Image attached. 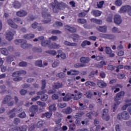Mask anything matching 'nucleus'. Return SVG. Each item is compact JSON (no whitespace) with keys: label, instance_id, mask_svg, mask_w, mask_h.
Segmentation results:
<instances>
[{"label":"nucleus","instance_id":"obj_1","mask_svg":"<svg viewBox=\"0 0 131 131\" xmlns=\"http://www.w3.org/2000/svg\"><path fill=\"white\" fill-rule=\"evenodd\" d=\"M45 37L43 36H41L38 38H35L33 40L34 41H41V45L42 47H47L48 46L49 49H59L61 46L59 45L56 43H53L50 45V42L49 41H45Z\"/></svg>","mask_w":131,"mask_h":131},{"label":"nucleus","instance_id":"obj_2","mask_svg":"<svg viewBox=\"0 0 131 131\" xmlns=\"http://www.w3.org/2000/svg\"><path fill=\"white\" fill-rule=\"evenodd\" d=\"M50 7H52L54 13H58L59 10H64L67 7V5L63 3L59 4L58 1L55 0L54 3L50 5Z\"/></svg>","mask_w":131,"mask_h":131},{"label":"nucleus","instance_id":"obj_3","mask_svg":"<svg viewBox=\"0 0 131 131\" xmlns=\"http://www.w3.org/2000/svg\"><path fill=\"white\" fill-rule=\"evenodd\" d=\"M123 96H124V92L122 91L118 93L117 95H116L115 98V105L113 107V109H114V112H115V110H116V109L117 108V106H118V105L120 104V102L119 101V100H120V99H121V98L123 97Z\"/></svg>","mask_w":131,"mask_h":131},{"label":"nucleus","instance_id":"obj_4","mask_svg":"<svg viewBox=\"0 0 131 131\" xmlns=\"http://www.w3.org/2000/svg\"><path fill=\"white\" fill-rule=\"evenodd\" d=\"M21 74H26V71L24 70H21L20 72H16L12 74V76L15 77L14 79V81H19V80H21L22 78L19 77Z\"/></svg>","mask_w":131,"mask_h":131},{"label":"nucleus","instance_id":"obj_5","mask_svg":"<svg viewBox=\"0 0 131 131\" xmlns=\"http://www.w3.org/2000/svg\"><path fill=\"white\" fill-rule=\"evenodd\" d=\"M63 86V84L59 83H56L55 84V85L53 86V90H50L48 92L49 95H53L54 93H56V91L55 90H57L58 89H61L62 86Z\"/></svg>","mask_w":131,"mask_h":131},{"label":"nucleus","instance_id":"obj_6","mask_svg":"<svg viewBox=\"0 0 131 131\" xmlns=\"http://www.w3.org/2000/svg\"><path fill=\"white\" fill-rule=\"evenodd\" d=\"M118 119H124V120H127L129 118V115L127 113V112H124L121 114H119L118 115Z\"/></svg>","mask_w":131,"mask_h":131},{"label":"nucleus","instance_id":"obj_7","mask_svg":"<svg viewBox=\"0 0 131 131\" xmlns=\"http://www.w3.org/2000/svg\"><path fill=\"white\" fill-rule=\"evenodd\" d=\"M109 112V111L108 109H104L102 111V118L103 120H105L106 121H108L110 119V117L109 116V115H108V113Z\"/></svg>","mask_w":131,"mask_h":131},{"label":"nucleus","instance_id":"obj_8","mask_svg":"<svg viewBox=\"0 0 131 131\" xmlns=\"http://www.w3.org/2000/svg\"><path fill=\"white\" fill-rule=\"evenodd\" d=\"M114 21L115 24L117 25H120L122 23V19L121 18V16L119 14H116L114 17Z\"/></svg>","mask_w":131,"mask_h":131},{"label":"nucleus","instance_id":"obj_9","mask_svg":"<svg viewBox=\"0 0 131 131\" xmlns=\"http://www.w3.org/2000/svg\"><path fill=\"white\" fill-rule=\"evenodd\" d=\"M37 106L36 105H33L30 107L29 115L31 117H33V116H34V115L37 112Z\"/></svg>","mask_w":131,"mask_h":131},{"label":"nucleus","instance_id":"obj_10","mask_svg":"<svg viewBox=\"0 0 131 131\" xmlns=\"http://www.w3.org/2000/svg\"><path fill=\"white\" fill-rule=\"evenodd\" d=\"M8 103V106H13L14 103L12 101V98L11 96H7L3 101V104H7Z\"/></svg>","mask_w":131,"mask_h":131},{"label":"nucleus","instance_id":"obj_11","mask_svg":"<svg viewBox=\"0 0 131 131\" xmlns=\"http://www.w3.org/2000/svg\"><path fill=\"white\" fill-rule=\"evenodd\" d=\"M74 93L75 96L74 94H71V97H74V100H79L81 98V97H82V93H81V92H78L77 90L74 91Z\"/></svg>","mask_w":131,"mask_h":131},{"label":"nucleus","instance_id":"obj_12","mask_svg":"<svg viewBox=\"0 0 131 131\" xmlns=\"http://www.w3.org/2000/svg\"><path fill=\"white\" fill-rule=\"evenodd\" d=\"M19 112H20V110L18 108L17 109L14 108L10 111L8 113V115H10V118H13V117H15V116H16V114H17V113H19Z\"/></svg>","mask_w":131,"mask_h":131},{"label":"nucleus","instance_id":"obj_13","mask_svg":"<svg viewBox=\"0 0 131 131\" xmlns=\"http://www.w3.org/2000/svg\"><path fill=\"white\" fill-rule=\"evenodd\" d=\"M130 6H122L120 10H119V13L120 14H122L123 13H125V12H128L130 10Z\"/></svg>","mask_w":131,"mask_h":131},{"label":"nucleus","instance_id":"obj_14","mask_svg":"<svg viewBox=\"0 0 131 131\" xmlns=\"http://www.w3.org/2000/svg\"><path fill=\"white\" fill-rule=\"evenodd\" d=\"M15 32H13V31H8L6 33V38L8 40H12L13 38L14 34Z\"/></svg>","mask_w":131,"mask_h":131},{"label":"nucleus","instance_id":"obj_15","mask_svg":"<svg viewBox=\"0 0 131 131\" xmlns=\"http://www.w3.org/2000/svg\"><path fill=\"white\" fill-rule=\"evenodd\" d=\"M58 54L56 56V58L57 59H59V58H61V59H65L66 58V54L62 52V51L61 50H58Z\"/></svg>","mask_w":131,"mask_h":131},{"label":"nucleus","instance_id":"obj_16","mask_svg":"<svg viewBox=\"0 0 131 131\" xmlns=\"http://www.w3.org/2000/svg\"><path fill=\"white\" fill-rule=\"evenodd\" d=\"M12 129L13 130H19V131H26L27 130V126H24L23 127H12Z\"/></svg>","mask_w":131,"mask_h":131},{"label":"nucleus","instance_id":"obj_17","mask_svg":"<svg viewBox=\"0 0 131 131\" xmlns=\"http://www.w3.org/2000/svg\"><path fill=\"white\" fill-rule=\"evenodd\" d=\"M105 53L107 55H110V57H114L115 54L114 53H112V50L110 47H106L105 48Z\"/></svg>","mask_w":131,"mask_h":131},{"label":"nucleus","instance_id":"obj_18","mask_svg":"<svg viewBox=\"0 0 131 131\" xmlns=\"http://www.w3.org/2000/svg\"><path fill=\"white\" fill-rule=\"evenodd\" d=\"M16 15L18 17H24L27 15V12L25 10H20L16 13Z\"/></svg>","mask_w":131,"mask_h":131},{"label":"nucleus","instance_id":"obj_19","mask_svg":"<svg viewBox=\"0 0 131 131\" xmlns=\"http://www.w3.org/2000/svg\"><path fill=\"white\" fill-rule=\"evenodd\" d=\"M8 25H9V26H10L12 28H18V26H17V25H16L15 23H14L12 19H9L8 20Z\"/></svg>","mask_w":131,"mask_h":131},{"label":"nucleus","instance_id":"obj_20","mask_svg":"<svg viewBox=\"0 0 131 131\" xmlns=\"http://www.w3.org/2000/svg\"><path fill=\"white\" fill-rule=\"evenodd\" d=\"M68 75H77L79 74V72L75 70H71L67 72Z\"/></svg>","mask_w":131,"mask_h":131},{"label":"nucleus","instance_id":"obj_21","mask_svg":"<svg viewBox=\"0 0 131 131\" xmlns=\"http://www.w3.org/2000/svg\"><path fill=\"white\" fill-rule=\"evenodd\" d=\"M97 85L99 88H106V86H107V83L104 82V81L100 80L98 82Z\"/></svg>","mask_w":131,"mask_h":131},{"label":"nucleus","instance_id":"obj_22","mask_svg":"<svg viewBox=\"0 0 131 131\" xmlns=\"http://www.w3.org/2000/svg\"><path fill=\"white\" fill-rule=\"evenodd\" d=\"M92 15H94L95 17H99V16L102 15V12L99 10H93L92 12Z\"/></svg>","mask_w":131,"mask_h":131},{"label":"nucleus","instance_id":"obj_23","mask_svg":"<svg viewBox=\"0 0 131 131\" xmlns=\"http://www.w3.org/2000/svg\"><path fill=\"white\" fill-rule=\"evenodd\" d=\"M65 29L70 31V32H76V29L73 27H71L69 26H66L65 27Z\"/></svg>","mask_w":131,"mask_h":131},{"label":"nucleus","instance_id":"obj_24","mask_svg":"<svg viewBox=\"0 0 131 131\" xmlns=\"http://www.w3.org/2000/svg\"><path fill=\"white\" fill-rule=\"evenodd\" d=\"M101 36L104 38H109L110 39H113L115 37L113 35H107L106 34H102Z\"/></svg>","mask_w":131,"mask_h":131},{"label":"nucleus","instance_id":"obj_25","mask_svg":"<svg viewBox=\"0 0 131 131\" xmlns=\"http://www.w3.org/2000/svg\"><path fill=\"white\" fill-rule=\"evenodd\" d=\"M62 112L65 114H70V113H72V109L70 107H68L67 108L62 110Z\"/></svg>","mask_w":131,"mask_h":131},{"label":"nucleus","instance_id":"obj_26","mask_svg":"<svg viewBox=\"0 0 131 131\" xmlns=\"http://www.w3.org/2000/svg\"><path fill=\"white\" fill-rule=\"evenodd\" d=\"M97 29L101 32H106V31H107V27H106V26H98L97 27Z\"/></svg>","mask_w":131,"mask_h":131},{"label":"nucleus","instance_id":"obj_27","mask_svg":"<svg viewBox=\"0 0 131 131\" xmlns=\"http://www.w3.org/2000/svg\"><path fill=\"white\" fill-rule=\"evenodd\" d=\"M91 61V59L89 57H82L80 58L81 63H89Z\"/></svg>","mask_w":131,"mask_h":131},{"label":"nucleus","instance_id":"obj_28","mask_svg":"<svg viewBox=\"0 0 131 131\" xmlns=\"http://www.w3.org/2000/svg\"><path fill=\"white\" fill-rule=\"evenodd\" d=\"M31 47V45L30 44L26 43V41L23 40V42H21V48L23 49H27V48H29Z\"/></svg>","mask_w":131,"mask_h":131},{"label":"nucleus","instance_id":"obj_29","mask_svg":"<svg viewBox=\"0 0 131 131\" xmlns=\"http://www.w3.org/2000/svg\"><path fill=\"white\" fill-rule=\"evenodd\" d=\"M98 115H99V114L97 113L90 112L86 114V117H89V118H93V117L98 116Z\"/></svg>","mask_w":131,"mask_h":131},{"label":"nucleus","instance_id":"obj_30","mask_svg":"<svg viewBox=\"0 0 131 131\" xmlns=\"http://www.w3.org/2000/svg\"><path fill=\"white\" fill-rule=\"evenodd\" d=\"M92 59H95L96 61H101V60H103V57L101 56H96L95 55L91 56Z\"/></svg>","mask_w":131,"mask_h":131},{"label":"nucleus","instance_id":"obj_31","mask_svg":"<svg viewBox=\"0 0 131 131\" xmlns=\"http://www.w3.org/2000/svg\"><path fill=\"white\" fill-rule=\"evenodd\" d=\"M1 52L3 55H4V56H8V55H9V51L6 48H2L1 49Z\"/></svg>","mask_w":131,"mask_h":131},{"label":"nucleus","instance_id":"obj_32","mask_svg":"<svg viewBox=\"0 0 131 131\" xmlns=\"http://www.w3.org/2000/svg\"><path fill=\"white\" fill-rule=\"evenodd\" d=\"M13 6L15 9H19L21 7V4H20V3L17 1L14 2L13 4Z\"/></svg>","mask_w":131,"mask_h":131},{"label":"nucleus","instance_id":"obj_33","mask_svg":"<svg viewBox=\"0 0 131 131\" xmlns=\"http://www.w3.org/2000/svg\"><path fill=\"white\" fill-rule=\"evenodd\" d=\"M56 104H52L49 106V111L51 112H54V111H56Z\"/></svg>","mask_w":131,"mask_h":131},{"label":"nucleus","instance_id":"obj_34","mask_svg":"<svg viewBox=\"0 0 131 131\" xmlns=\"http://www.w3.org/2000/svg\"><path fill=\"white\" fill-rule=\"evenodd\" d=\"M71 95H70V94H68L66 95V97H64L63 99V100L64 102H67V101H69L70 100H71V99H72V98H71Z\"/></svg>","mask_w":131,"mask_h":131},{"label":"nucleus","instance_id":"obj_35","mask_svg":"<svg viewBox=\"0 0 131 131\" xmlns=\"http://www.w3.org/2000/svg\"><path fill=\"white\" fill-rule=\"evenodd\" d=\"M64 44L65 46H68L69 47H76L77 45L75 43H71L67 41H64Z\"/></svg>","mask_w":131,"mask_h":131},{"label":"nucleus","instance_id":"obj_36","mask_svg":"<svg viewBox=\"0 0 131 131\" xmlns=\"http://www.w3.org/2000/svg\"><path fill=\"white\" fill-rule=\"evenodd\" d=\"M24 38H26V39H30L31 38H34V34H29L25 35L24 36Z\"/></svg>","mask_w":131,"mask_h":131},{"label":"nucleus","instance_id":"obj_37","mask_svg":"<svg viewBox=\"0 0 131 131\" xmlns=\"http://www.w3.org/2000/svg\"><path fill=\"white\" fill-rule=\"evenodd\" d=\"M92 22H93L94 23H96V24H102V20L95 19V18H92L91 19Z\"/></svg>","mask_w":131,"mask_h":131},{"label":"nucleus","instance_id":"obj_38","mask_svg":"<svg viewBox=\"0 0 131 131\" xmlns=\"http://www.w3.org/2000/svg\"><path fill=\"white\" fill-rule=\"evenodd\" d=\"M91 45V42L88 41V40H85L82 42L81 44V46L82 47H85V46H90Z\"/></svg>","mask_w":131,"mask_h":131},{"label":"nucleus","instance_id":"obj_39","mask_svg":"<svg viewBox=\"0 0 131 131\" xmlns=\"http://www.w3.org/2000/svg\"><path fill=\"white\" fill-rule=\"evenodd\" d=\"M85 96L86 98H88V99H92V97H93V93H92V92L88 91L86 93Z\"/></svg>","mask_w":131,"mask_h":131},{"label":"nucleus","instance_id":"obj_40","mask_svg":"<svg viewBox=\"0 0 131 131\" xmlns=\"http://www.w3.org/2000/svg\"><path fill=\"white\" fill-rule=\"evenodd\" d=\"M59 65H60V61L56 60L52 64V67L56 68V67H58Z\"/></svg>","mask_w":131,"mask_h":131},{"label":"nucleus","instance_id":"obj_41","mask_svg":"<svg viewBox=\"0 0 131 131\" xmlns=\"http://www.w3.org/2000/svg\"><path fill=\"white\" fill-rule=\"evenodd\" d=\"M72 37L74 41H77V40H78V38H79V36L76 34H73L72 35Z\"/></svg>","mask_w":131,"mask_h":131},{"label":"nucleus","instance_id":"obj_42","mask_svg":"<svg viewBox=\"0 0 131 131\" xmlns=\"http://www.w3.org/2000/svg\"><path fill=\"white\" fill-rule=\"evenodd\" d=\"M35 65L38 67H42V61L41 60L37 61L35 62Z\"/></svg>","mask_w":131,"mask_h":131},{"label":"nucleus","instance_id":"obj_43","mask_svg":"<svg viewBox=\"0 0 131 131\" xmlns=\"http://www.w3.org/2000/svg\"><path fill=\"white\" fill-rule=\"evenodd\" d=\"M46 53L47 54H50L51 55H53V56H55L57 55V52L55 50H52V51H47Z\"/></svg>","mask_w":131,"mask_h":131},{"label":"nucleus","instance_id":"obj_44","mask_svg":"<svg viewBox=\"0 0 131 131\" xmlns=\"http://www.w3.org/2000/svg\"><path fill=\"white\" fill-rule=\"evenodd\" d=\"M43 126V122L42 121H40L37 123V127L38 128L42 127Z\"/></svg>","mask_w":131,"mask_h":131},{"label":"nucleus","instance_id":"obj_45","mask_svg":"<svg viewBox=\"0 0 131 131\" xmlns=\"http://www.w3.org/2000/svg\"><path fill=\"white\" fill-rule=\"evenodd\" d=\"M57 106L58 108H65V107H66V103H59Z\"/></svg>","mask_w":131,"mask_h":131},{"label":"nucleus","instance_id":"obj_46","mask_svg":"<svg viewBox=\"0 0 131 131\" xmlns=\"http://www.w3.org/2000/svg\"><path fill=\"white\" fill-rule=\"evenodd\" d=\"M83 114H84V113L80 112L75 116V118H78V117H81V116H82Z\"/></svg>","mask_w":131,"mask_h":131},{"label":"nucleus","instance_id":"obj_47","mask_svg":"<svg viewBox=\"0 0 131 131\" xmlns=\"http://www.w3.org/2000/svg\"><path fill=\"white\" fill-rule=\"evenodd\" d=\"M85 85H91L92 86H95V85H96V84L93 82L88 81L85 82Z\"/></svg>","mask_w":131,"mask_h":131},{"label":"nucleus","instance_id":"obj_48","mask_svg":"<svg viewBox=\"0 0 131 131\" xmlns=\"http://www.w3.org/2000/svg\"><path fill=\"white\" fill-rule=\"evenodd\" d=\"M127 105H124L122 106V110H126L127 106H131V103L128 102V101H126Z\"/></svg>","mask_w":131,"mask_h":131},{"label":"nucleus","instance_id":"obj_49","mask_svg":"<svg viewBox=\"0 0 131 131\" xmlns=\"http://www.w3.org/2000/svg\"><path fill=\"white\" fill-rule=\"evenodd\" d=\"M122 88V85L121 84H117L116 85V90H115L114 93H117V92H119V88Z\"/></svg>","mask_w":131,"mask_h":131},{"label":"nucleus","instance_id":"obj_50","mask_svg":"<svg viewBox=\"0 0 131 131\" xmlns=\"http://www.w3.org/2000/svg\"><path fill=\"white\" fill-rule=\"evenodd\" d=\"M78 22L79 23H81V24H84V23H86V20L82 18H80L78 19Z\"/></svg>","mask_w":131,"mask_h":131},{"label":"nucleus","instance_id":"obj_51","mask_svg":"<svg viewBox=\"0 0 131 131\" xmlns=\"http://www.w3.org/2000/svg\"><path fill=\"white\" fill-rule=\"evenodd\" d=\"M115 4L116 6H121V5H122V1H121V0H117Z\"/></svg>","mask_w":131,"mask_h":131},{"label":"nucleus","instance_id":"obj_52","mask_svg":"<svg viewBox=\"0 0 131 131\" xmlns=\"http://www.w3.org/2000/svg\"><path fill=\"white\" fill-rule=\"evenodd\" d=\"M43 116H45L47 118H50L52 116V113H46L43 115Z\"/></svg>","mask_w":131,"mask_h":131},{"label":"nucleus","instance_id":"obj_53","mask_svg":"<svg viewBox=\"0 0 131 131\" xmlns=\"http://www.w3.org/2000/svg\"><path fill=\"white\" fill-rule=\"evenodd\" d=\"M57 77H59V78H63V77H65V74L64 73H58L57 75Z\"/></svg>","mask_w":131,"mask_h":131},{"label":"nucleus","instance_id":"obj_54","mask_svg":"<svg viewBox=\"0 0 131 131\" xmlns=\"http://www.w3.org/2000/svg\"><path fill=\"white\" fill-rule=\"evenodd\" d=\"M18 116L20 118H25V117H26V114H25V112H23V113L19 114Z\"/></svg>","mask_w":131,"mask_h":131},{"label":"nucleus","instance_id":"obj_55","mask_svg":"<svg viewBox=\"0 0 131 131\" xmlns=\"http://www.w3.org/2000/svg\"><path fill=\"white\" fill-rule=\"evenodd\" d=\"M37 105H39L40 106H41L42 107H46V103L45 102H42L41 101H37Z\"/></svg>","mask_w":131,"mask_h":131},{"label":"nucleus","instance_id":"obj_56","mask_svg":"<svg viewBox=\"0 0 131 131\" xmlns=\"http://www.w3.org/2000/svg\"><path fill=\"white\" fill-rule=\"evenodd\" d=\"M103 5H104V1H101L99 3H97L98 8H102L103 7Z\"/></svg>","mask_w":131,"mask_h":131},{"label":"nucleus","instance_id":"obj_57","mask_svg":"<svg viewBox=\"0 0 131 131\" xmlns=\"http://www.w3.org/2000/svg\"><path fill=\"white\" fill-rule=\"evenodd\" d=\"M112 31L113 32H117V33H120V32L118 28L115 27L112 29Z\"/></svg>","mask_w":131,"mask_h":131},{"label":"nucleus","instance_id":"obj_58","mask_svg":"<svg viewBox=\"0 0 131 131\" xmlns=\"http://www.w3.org/2000/svg\"><path fill=\"white\" fill-rule=\"evenodd\" d=\"M23 42V40L22 39H16L15 41V45H20V43H22Z\"/></svg>","mask_w":131,"mask_h":131},{"label":"nucleus","instance_id":"obj_59","mask_svg":"<svg viewBox=\"0 0 131 131\" xmlns=\"http://www.w3.org/2000/svg\"><path fill=\"white\" fill-rule=\"evenodd\" d=\"M48 95H44L43 96L41 97V100L45 102V101H47V100H48Z\"/></svg>","mask_w":131,"mask_h":131},{"label":"nucleus","instance_id":"obj_60","mask_svg":"<svg viewBox=\"0 0 131 131\" xmlns=\"http://www.w3.org/2000/svg\"><path fill=\"white\" fill-rule=\"evenodd\" d=\"M27 65V63L25 62H21L19 63V66H20L21 67H25Z\"/></svg>","mask_w":131,"mask_h":131},{"label":"nucleus","instance_id":"obj_61","mask_svg":"<svg viewBox=\"0 0 131 131\" xmlns=\"http://www.w3.org/2000/svg\"><path fill=\"white\" fill-rule=\"evenodd\" d=\"M58 39V37L57 36H53L52 37L49 38V40H53V41H55Z\"/></svg>","mask_w":131,"mask_h":131},{"label":"nucleus","instance_id":"obj_62","mask_svg":"<svg viewBox=\"0 0 131 131\" xmlns=\"http://www.w3.org/2000/svg\"><path fill=\"white\" fill-rule=\"evenodd\" d=\"M85 15L86 14L84 12H81L80 13H79V17L82 18L83 17H85Z\"/></svg>","mask_w":131,"mask_h":131},{"label":"nucleus","instance_id":"obj_63","mask_svg":"<svg viewBox=\"0 0 131 131\" xmlns=\"http://www.w3.org/2000/svg\"><path fill=\"white\" fill-rule=\"evenodd\" d=\"M19 123H20V119L18 118H15L14 120V123H15V124H18Z\"/></svg>","mask_w":131,"mask_h":131},{"label":"nucleus","instance_id":"obj_64","mask_svg":"<svg viewBox=\"0 0 131 131\" xmlns=\"http://www.w3.org/2000/svg\"><path fill=\"white\" fill-rule=\"evenodd\" d=\"M13 58H12V57L9 56L8 58H6V61L7 62H12V61H13Z\"/></svg>","mask_w":131,"mask_h":131}]
</instances>
